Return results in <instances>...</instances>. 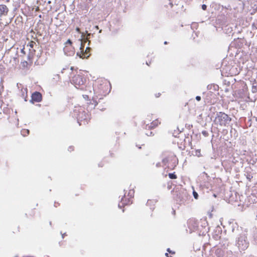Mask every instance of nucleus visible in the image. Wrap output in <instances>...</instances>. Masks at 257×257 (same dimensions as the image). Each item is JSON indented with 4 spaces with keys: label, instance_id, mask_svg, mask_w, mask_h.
I'll return each mask as SVG.
<instances>
[{
    "label": "nucleus",
    "instance_id": "obj_23",
    "mask_svg": "<svg viewBox=\"0 0 257 257\" xmlns=\"http://www.w3.org/2000/svg\"><path fill=\"white\" fill-rule=\"evenodd\" d=\"M76 31L78 33H81V31H80V29L79 28L77 27L76 28Z\"/></svg>",
    "mask_w": 257,
    "mask_h": 257
},
{
    "label": "nucleus",
    "instance_id": "obj_1",
    "mask_svg": "<svg viewBox=\"0 0 257 257\" xmlns=\"http://www.w3.org/2000/svg\"><path fill=\"white\" fill-rule=\"evenodd\" d=\"M162 155V162L163 165L171 170L175 169L176 166L177 158L174 153L171 152H165Z\"/></svg>",
    "mask_w": 257,
    "mask_h": 257
},
{
    "label": "nucleus",
    "instance_id": "obj_2",
    "mask_svg": "<svg viewBox=\"0 0 257 257\" xmlns=\"http://www.w3.org/2000/svg\"><path fill=\"white\" fill-rule=\"evenodd\" d=\"M72 83L77 88L83 89L86 82V79L81 72L75 75L72 79Z\"/></svg>",
    "mask_w": 257,
    "mask_h": 257
},
{
    "label": "nucleus",
    "instance_id": "obj_25",
    "mask_svg": "<svg viewBox=\"0 0 257 257\" xmlns=\"http://www.w3.org/2000/svg\"><path fill=\"white\" fill-rule=\"evenodd\" d=\"M70 151H73L74 150V148L72 146H71L69 148Z\"/></svg>",
    "mask_w": 257,
    "mask_h": 257
},
{
    "label": "nucleus",
    "instance_id": "obj_7",
    "mask_svg": "<svg viewBox=\"0 0 257 257\" xmlns=\"http://www.w3.org/2000/svg\"><path fill=\"white\" fill-rule=\"evenodd\" d=\"M35 52V51L33 49L32 52H31L28 56V61H24L22 62V65L23 67L27 68L32 65Z\"/></svg>",
    "mask_w": 257,
    "mask_h": 257
},
{
    "label": "nucleus",
    "instance_id": "obj_11",
    "mask_svg": "<svg viewBox=\"0 0 257 257\" xmlns=\"http://www.w3.org/2000/svg\"><path fill=\"white\" fill-rule=\"evenodd\" d=\"M9 11V8L6 5H0V17L7 16Z\"/></svg>",
    "mask_w": 257,
    "mask_h": 257
},
{
    "label": "nucleus",
    "instance_id": "obj_9",
    "mask_svg": "<svg viewBox=\"0 0 257 257\" xmlns=\"http://www.w3.org/2000/svg\"><path fill=\"white\" fill-rule=\"evenodd\" d=\"M120 203L122 205H127L132 203V199L126 195V192H125L123 196L121 198Z\"/></svg>",
    "mask_w": 257,
    "mask_h": 257
},
{
    "label": "nucleus",
    "instance_id": "obj_26",
    "mask_svg": "<svg viewBox=\"0 0 257 257\" xmlns=\"http://www.w3.org/2000/svg\"><path fill=\"white\" fill-rule=\"evenodd\" d=\"M24 49H25V48L22 49L21 52H22V53H23L24 54H25V52H24Z\"/></svg>",
    "mask_w": 257,
    "mask_h": 257
},
{
    "label": "nucleus",
    "instance_id": "obj_13",
    "mask_svg": "<svg viewBox=\"0 0 257 257\" xmlns=\"http://www.w3.org/2000/svg\"><path fill=\"white\" fill-rule=\"evenodd\" d=\"M125 192H126L127 196L133 199L135 194V190L134 189H130L128 191H125Z\"/></svg>",
    "mask_w": 257,
    "mask_h": 257
},
{
    "label": "nucleus",
    "instance_id": "obj_17",
    "mask_svg": "<svg viewBox=\"0 0 257 257\" xmlns=\"http://www.w3.org/2000/svg\"><path fill=\"white\" fill-rule=\"evenodd\" d=\"M168 176H169V177L171 179H176L177 178V176L175 174V172H174L173 173H169Z\"/></svg>",
    "mask_w": 257,
    "mask_h": 257
},
{
    "label": "nucleus",
    "instance_id": "obj_21",
    "mask_svg": "<svg viewBox=\"0 0 257 257\" xmlns=\"http://www.w3.org/2000/svg\"><path fill=\"white\" fill-rule=\"evenodd\" d=\"M66 44H69L70 45H71L72 43L70 39H68V40L67 41V42H66Z\"/></svg>",
    "mask_w": 257,
    "mask_h": 257
},
{
    "label": "nucleus",
    "instance_id": "obj_27",
    "mask_svg": "<svg viewBox=\"0 0 257 257\" xmlns=\"http://www.w3.org/2000/svg\"><path fill=\"white\" fill-rule=\"evenodd\" d=\"M165 255L167 256V257H172V256H169V254L168 253H166Z\"/></svg>",
    "mask_w": 257,
    "mask_h": 257
},
{
    "label": "nucleus",
    "instance_id": "obj_12",
    "mask_svg": "<svg viewBox=\"0 0 257 257\" xmlns=\"http://www.w3.org/2000/svg\"><path fill=\"white\" fill-rule=\"evenodd\" d=\"M73 69L74 68L72 66L70 67V68L69 66H67L62 69L61 73L62 74L67 75L68 77H70L69 75L72 73Z\"/></svg>",
    "mask_w": 257,
    "mask_h": 257
},
{
    "label": "nucleus",
    "instance_id": "obj_28",
    "mask_svg": "<svg viewBox=\"0 0 257 257\" xmlns=\"http://www.w3.org/2000/svg\"><path fill=\"white\" fill-rule=\"evenodd\" d=\"M202 133H203L204 135H205V134H206V132H205V131L203 132H202Z\"/></svg>",
    "mask_w": 257,
    "mask_h": 257
},
{
    "label": "nucleus",
    "instance_id": "obj_3",
    "mask_svg": "<svg viewBox=\"0 0 257 257\" xmlns=\"http://www.w3.org/2000/svg\"><path fill=\"white\" fill-rule=\"evenodd\" d=\"M231 120V118L227 114L223 112H219L217 114L214 121L217 124L225 126Z\"/></svg>",
    "mask_w": 257,
    "mask_h": 257
},
{
    "label": "nucleus",
    "instance_id": "obj_4",
    "mask_svg": "<svg viewBox=\"0 0 257 257\" xmlns=\"http://www.w3.org/2000/svg\"><path fill=\"white\" fill-rule=\"evenodd\" d=\"M96 83V86H95L94 91L101 96L106 95L108 93V83L106 81L103 82L98 81Z\"/></svg>",
    "mask_w": 257,
    "mask_h": 257
},
{
    "label": "nucleus",
    "instance_id": "obj_8",
    "mask_svg": "<svg viewBox=\"0 0 257 257\" xmlns=\"http://www.w3.org/2000/svg\"><path fill=\"white\" fill-rule=\"evenodd\" d=\"M161 124V120L159 118H157L153 120L150 124H147L146 128L149 130H152L157 127Z\"/></svg>",
    "mask_w": 257,
    "mask_h": 257
},
{
    "label": "nucleus",
    "instance_id": "obj_24",
    "mask_svg": "<svg viewBox=\"0 0 257 257\" xmlns=\"http://www.w3.org/2000/svg\"><path fill=\"white\" fill-rule=\"evenodd\" d=\"M252 178V176H250V175H249L247 177V178L248 179V180L249 181H251V179Z\"/></svg>",
    "mask_w": 257,
    "mask_h": 257
},
{
    "label": "nucleus",
    "instance_id": "obj_5",
    "mask_svg": "<svg viewBox=\"0 0 257 257\" xmlns=\"http://www.w3.org/2000/svg\"><path fill=\"white\" fill-rule=\"evenodd\" d=\"M77 120L80 125L85 124L90 120L89 115L84 111H80L78 115Z\"/></svg>",
    "mask_w": 257,
    "mask_h": 257
},
{
    "label": "nucleus",
    "instance_id": "obj_22",
    "mask_svg": "<svg viewBox=\"0 0 257 257\" xmlns=\"http://www.w3.org/2000/svg\"><path fill=\"white\" fill-rule=\"evenodd\" d=\"M196 99L197 100V101H200L201 100V97L200 96H197L196 97Z\"/></svg>",
    "mask_w": 257,
    "mask_h": 257
},
{
    "label": "nucleus",
    "instance_id": "obj_20",
    "mask_svg": "<svg viewBox=\"0 0 257 257\" xmlns=\"http://www.w3.org/2000/svg\"><path fill=\"white\" fill-rule=\"evenodd\" d=\"M167 251L168 252H169V253H171L172 254H175V251H171L170 248H168Z\"/></svg>",
    "mask_w": 257,
    "mask_h": 257
},
{
    "label": "nucleus",
    "instance_id": "obj_15",
    "mask_svg": "<svg viewBox=\"0 0 257 257\" xmlns=\"http://www.w3.org/2000/svg\"><path fill=\"white\" fill-rule=\"evenodd\" d=\"M21 91L23 92V97L26 101V98L27 97V88H23L21 89Z\"/></svg>",
    "mask_w": 257,
    "mask_h": 257
},
{
    "label": "nucleus",
    "instance_id": "obj_10",
    "mask_svg": "<svg viewBox=\"0 0 257 257\" xmlns=\"http://www.w3.org/2000/svg\"><path fill=\"white\" fill-rule=\"evenodd\" d=\"M32 100L34 102H39L42 99V96L41 93L36 91L32 95Z\"/></svg>",
    "mask_w": 257,
    "mask_h": 257
},
{
    "label": "nucleus",
    "instance_id": "obj_18",
    "mask_svg": "<svg viewBox=\"0 0 257 257\" xmlns=\"http://www.w3.org/2000/svg\"><path fill=\"white\" fill-rule=\"evenodd\" d=\"M193 195L195 199L198 198V194L196 192H195V191L193 192Z\"/></svg>",
    "mask_w": 257,
    "mask_h": 257
},
{
    "label": "nucleus",
    "instance_id": "obj_29",
    "mask_svg": "<svg viewBox=\"0 0 257 257\" xmlns=\"http://www.w3.org/2000/svg\"><path fill=\"white\" fill-rule=\"evenodd\" d=\"M164 44H167V42H164Z\"/></svg>",
    "mask_w": 257,
    "mask_h": 257
},
{
    "label": "nucleus",
    "instance_id": "obj_6",
    "mask_svg": "<svg viewBox=\"0 0 257 257\" xmlns=\"http://www.w3.org/2000/svg\"><path fill=\"white\" fill-rule=\"evenodd\" d=\"M84 45L82 44V42L81 43V46L80 48V49L81 50V51L80 52H77V55L79 56L80 58L84 59V58H87L89 57L90 55V50L91 49L89 47H87L85 50V51H83L84 50Z\"/></svg>",
    "mask_w": 257,
    "mask_h": 257
},
{
    "label": "nucleus",
    "instance_id": "obj_16",
    "mask_svg": "<svg viewBox=\"0 0 257 257\" xmlns=\"http://www.w3.org/2000/svg\"><path fill=\"white\" fill-rule=\"evenodd\" d=\"M35 44L36 43L35 42L31 41L29 42L27 45V47H29L30 51H31V49H33L34 46Z\"/></svg>",
    "mask_w": 257,
    "mask_h": 257
},
{
    "label": "nucleus",
    "instance_id": "obj_19",
    "mask_svg": "<svg viewBox=\"0 0 257 257\" xmlns=\"http://www.w3.org/2000/svg\"><path fill=\"white\" fill-rule=\"evenodd\" d=\"M201 7H202V10L204 11H205L207 9V6L206 5H204V4L202 5Z\"/></svg>",
    "mask_w": 257,
    "mask_h": 257
},
{
    "label": "nucleus",
    "instance_id": "obj_14",
    "mask_svg": "<svg viewBox=\"0 0 257 257\" xmlns=\"http://www.w3.org/2000/svg\"><path fill=\"white\" fill-rule=\"evenodd\" d=\"M21 133L22 136L26 137L29 135L30 131L28 129H22Z\"/></svg>",
    "mask_w": 257,
    "mask_h": 257
}]
</instances>
